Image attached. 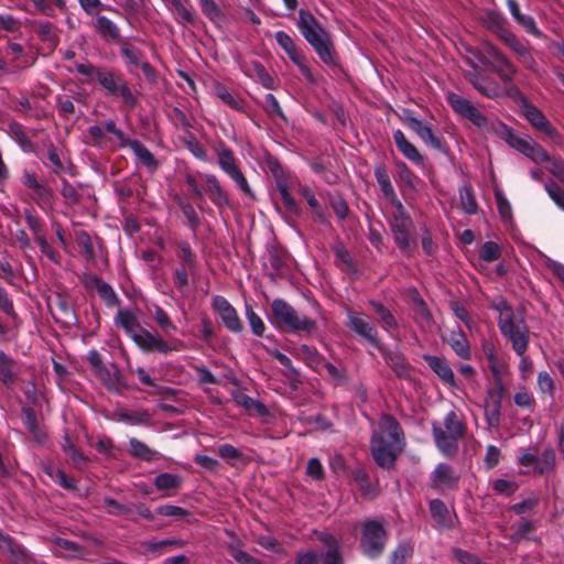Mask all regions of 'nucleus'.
I'll return each instance as SVG.
<instances>
[{
	"label": "nucleus",
	"mask_w": 564,
	"mask_h": 564,
	"mask_svg": "<svg viewBox=\"0 0 564 564\" xmlns=\"http://www.w3.org/2000/svg\"><path fill=\"white\" fill-rule=\"evenodd\" d=\"M402 427L391 414H383L379 421V429L372 433L370 440L371 455L376 464L384 469L395 465L401 451Z\"/></svg>",
	"instance_id": "f257e3e1"
},
{
	"label": "nucleus",
	"mask_w": 564,
	"mask_h": 564,
	"mask_svg": "<svg viewBox=\"0 0 564 564\" xmlns=\"http://www.w3.org/2000/svg\"><path fill=\"white\" fill-rule=\"evenodd\" d=\"M296 25L323 63L330 66L337 65L338 57L329 33L308 10L299 11Z\"/></svg>",
	"instance_id": "f03ea898"
},
{
	"label": "nucleus",
	"mask_w": 564,
	"mask_h": 564,
	"mask_svg": "<svg viewBox=\"0 0 564 564\" xmlns=\"http://www.w3.org/2000/svg\"><path fill=\"white\" fill-rule=\"evenodd\" d=\"M270 322L279 330L291 334L304 333L311 336L318 329L317 322L314 318L300 315L291 304L282 299L272 301Z\"/></svg>",
	"instance_id": "7ed1b4c3"
},
{
	"label": "nucleus",
	"mask_w": 564,
	"mask_h": 564,
	"mask_svg": "<svg viewBox=\"0 0 564 564\" xmlns=\"http://www.w3.org/2000/svg\"><path fill=\"white\" fill-rule=\"evenodd\" d=\"M497 308L500 311V318L498 322L501 334L507 337L513 350L519 356H523L529 345V328L523 318L516 319L511 306L502 301Z\"/></svg>",
	"instance_id": "20e7f679"
},
{
	"label": "nucleus",
	"mask_w": 564,
	"mask_h": 564,
	"mask_svg": "<svg viewBox=\"0 0 564 564\" xmlns=\"http://www.w3.org/2000/svg\"><path fill=\"white\" fill-rule=\"evenodd\" d=\"M474 57L490 69L500 78L505 84L513 80L518 73V68L507 58V56L495 45L485 44L479 50H470Z\"/></svg>",
	"instance_id": "39448f33"
},
{
	"label": "nucleus",
	"mask_w": 564,
	"mask_h": 564,
	"mask_svg": "<svg viewBox=\"0 0 564 564\" xmlns=\"http://www.w3.org/2000/svg\"><path fill=\"white\" fill-rule=\"evenodd\" d=\"M445 430L433 423L432 431L437 447L446 455L452 456L458 449V440L465 435V424L451 411L444 421Z\"/></svg>",
	"instance_id": "423d86ee"
},
{
	"label": "nucleus",
	"mask_w": 564,
	"mask_h": 564,
	"mask_svg": "<svg viewBox=\"0 0 564 564\" xmlns=\"http://www.w3.org/2000/svg\"><path fill=\"white\" fill-rule=\"evenodd\" d=\"M388 533L382 523L377 520H367L361 527L360 549L369 557H378L384 551Z\"/></svg>",
	"instance_id": "0eeeda50"
},
{
	"label": "nucleus",
	"mask_w": 564,
	"mask_h": 564,
	"mask_svg": "<svg viewBox=\"0 0 564 564\" xmlns=\"http://www.w3.org/2000/svg\"><path fill=\"white\" fill-rule=\"evenodd\" d=\"M265 165L274 177L276 189L281 196V199L285 208L292 210L295 206V199L291 195V189L296 183V176L285 171L280 161L272 155L265 159Z\"/></svg>",
	"instance_id": "6e6552de"
},
{
	"label": "nucleus",
	"mask_w": 564,
	"mask_h": 564,
	"mask_svg": "<svg viewBox=\"0 0 564 564\" xmlns=\"http://www.w3.org/2000/svg\"><path fill=\"white\" fill-rule=\"evenodd\" d=\"M97 82L108 93V95L113 97L120 96L123 104L129 109H133L137 106L138 99L122 75L116 74L105 68L104 72L99 75Z\"/></svg>",
	"instance_id": "1a4fd4ad"
},
{
	"label": "nucleus",
	"mask_w": 564,
	"mask_h": 564,
	"mask_svg": "<svg viewBox=\"0 0 564 564\" xmlns=\"http://www.w3.org/2000/svg\"><path fill=\"white\" fill-rule=\"evenodd\" d=\"M467 64L474 70L464 73L467 82L482 96L489 99H497L503 95L501 86L491 77L484 76L477 72L478 65L473 58H466Z\"/></svg>",
	"instance_id": "9d476101"
},
{
	"label": "nucleus",
	"mask_w": 564,
	"mask_h": 564,
	"mask_svg": "<svg viewBox=\"0 0 564 564\" xmlns=\"http://www.w3.org/2000/svg\"><path fill=\"white\" fill-rule=\"evenodd\" d=\"M521 113L535 130L543 132L554 142L561 143L562 137L558 131L551 124L544 113L534 105L525 99L521 105Z\"/></svg>",
	"instance_id": "9b49d317"
},
{
	"label": "nucleus",
	"mask_w": 564,
	"mask_h": 564,
	"mask_svg": "<svg viewBox=\"0 0 564 564\" xmlns=\"http://www.w3.org/2000/svg\"><path fill=\"white\" fill-rule=\"evenodd\" d=\"M446 100L452 109L478 128L487 126V118L469 100L456 93H448Z\"/></svg>",
	"instance_id": "f8f14e48"
},
{
	"label": "nucleus",
	"mask_w": 564,
	"mask_h": 564,
	"mask_svg": "<svg viewBox=\"0 0 564 564\" xmlns=\"http://www.w3.org/2000/svg\"><path fill=\"white\" fill-rule=\"evenodd\" d=\"M22 184L29 189L30 197L41 209H47L52 206L53 193L43 183L39 182L36 175L29 171H23L21 177Z\"/></svg>",
	"instance_id": "ddd939ff"
},
{
	"label": "nucleus",
	"mask_w": 564,
	"mask_h": 564,
	"mask_svg": "<svg viewBox=\"0 0 564 564\" xmlns=\"http://www.w3.org/2000/svg\"><path fill=\"white\" fill-rule=\"evenodd\" d=\"M275 40L278 44L288 54L289 58L299 67L301 74L310 83H315V77L312 74L310 67L304 63L303 55L296 47L292 37L284 31H278L275 33Z\"/></svg>",
	"instance_id": "4468645a"
},
{
	"label": "nucleus",
	"mask_w": 564,
	"mask_h": 564,
	"mask_svg": "<svg viewBox=\"0 0 564 564\" xmlns=\"http://www.w3.org/2000/svg\"><path fill=\"white\" fill-rule=\"evenodd\" d=\"M133 341L144 351H159L162 354L177 350L178 346L183 345L181 340H176L174 344L170 345L165 343L160 336L151 334L145 328H141L139 334H133Z\"/></svg>",
	"instance_id": "2eb2a0df"
},
{
	"label": "nucleus",
	"mask_w": 564,
	"mask_h": 564,
	"mask_svg": "<svg viewBox=\"0 0 564 564\" xmlns=\"http://www.w3.org/2000/svg\"><path fill=\"white\" fill-rule=\"evenodd\" d=\"M405 122L408 127L413 132H415L424 143L440 152L445 153L447 151L445 141L442 138L436 137L432 132V129L429 126H426L422 120L408 115L405 116Z\"/></svg>",
	"instance_id": "dca6fc26"
},
{
	"label": "nucleus",
	"mask_w": 564,
	"mask_h": 564,
	"mask_svg": "<svg viewBox=\"0 0 564 564\" xmlns=\"http://www.w3.org/2000/svg\"><path fill=\"white\" fill-rule=\"evenodd\" d=\"M348 328L356 333L358 336L366 339L376 348H381L380 339L376 326L369 321L358 316L356 313L349 311L348 314Z\"/></svg>",
	"instance_id": "f3484780"
},
{
	"label": "nucleus",
	"mask_w": 564,
	"mask_h": 564,
	"mask_svg": "<svg viewBox=\"0 0 564 564\" xmlns=\"http://www.w3.org/2000/svg\"><path fill=\"white\" fill-rule=\"evenodd\" d=\"M395 243L400 249L406 250L410 247V234L414 229L413 221L409 214H393L390 219Z\"/></svg>",
	"instance_id": "a211bd4d"
},
{
	"label": "nucleus",
	"mask_w": 564,
	"mask_h": 564,
	"mask_svg": "<svg viewBox=\"0 0 564 564\" xmlns=\"http://www.w3.org/2000/svg\"><path fill=\"white\" fill-rule=\"evenodd\" d=\"M213 307L219 314L223 323L230 332H242L243 325L237 314V311L225 297L215 296L213 300Z\"/></svg>",
	"instance_id": "6ab92c4d"
},
{
	"label": "nucleus",
	"mask_w": 564,
	"mask_h": 564,
	"mask_svg": "<svg viewBox=\"0 0 564 564\" xmlns=\"http://www.w3.org/2000/svg\"><path fill=\"white\" fill-rule=\"evenodd\" d=\"M431 480L434 489H453L457 487L459 476L448 464H438L432 473Z\"/></svg>",
	"instance_id": "aec40b11"
},
{
	"label": "nucleus",
	"mask_w": 564,
	"mask_h": 564,
	"mask_svg": "<svg viewBox=\"0 0 564 564\" xmlns=\"http://www.w3.org/2000/svg\"><path fill=\"white\" fill-rule=\"evenodd\" d=\"M96 375L110 391L120 392L127 389L123 376L116 365H111L110 367L105 365Z\"/></svg>",
	"instance_id": "412c9836"
},
{
	"label": "nucleus",
	"mask_w": 564,
	"mask_h": 564,
	"mask_svg": "<svg viewBox=\"0 0 564 564\" xmlns=\"http://www.w3.org/2000/svg\"><path fill=\"white\" fill-rule=\"evenodd\" d=\"M423 359L444 383L456 387L454 372L444 358L424 355Z\"/></svg>",
	"instance_id": "4be33fe9"
},
{
	"label": "nucleus",
	"mask_w": 564,
	"mask_h": 564,
	"mask_svg": "<svg viewBox=\"0 0 564 564\" xmlns=\"http://www.w3.org/2000/svg\"><path fill=\"white\" fill-rule=\"evenodd\" d=\"M383 358L387 365L393 370L400 379L409 380L411 378L412 367L406 362L403 354L400 351H384Z\"/></svg>",
	"instance_id": "5701e85b"
},
{
	"label": "nucleus",
	"mask_w": 564,
	"mask_h": 564,
	"mask_svg": "<svg viewBox=\"0 0 564 564\" xmlns=\"http://www.w3.org/2000/svg\"><path fill=\"white\" fill-rule=\"evenodd\" d=\"M393 140L398 148V150L410 161L417 165H423L424 158L405 137V134L401 130H397L393 133Z\"/></svg>",
	"instance_id": "b1692460"
},
{
	"label": "nucleus",
	"mask_w": 564,
	"mask_h": 564,
	"mask_svg": "<svg viewBox=\"0 0 564 564\" xmlns=\"http://www.w3.org/2000/svg\"><path fill=\"white\" fill-rule=\"evenodd\" d=\"M455 354L462 359L468 360L471 357L470 346L465 333L457 326V329H453L448 337L445 338Z\"/></svg>",
	"instance_id": "393cba45"
},
{
	"label": "nucleus",
	"mask_w": 564,
	"mask_h": 564,
	"mask_svg": "<svg viewBox=\"0 0 564 564\" xmlns=\"http://www.w3.org/2000/svg\"><path fill=\"white\" fill-rule=\"evenodd\" d=\"M500 134L501 138L513 149L522 153L523 155H527L528 151L530 150V143H532L533 139L529 135L525 138H521L517 135L512 128L508 127L507 124L500 122Z\"/></svg>",
	"instance_id": "a878e982"
},
{
	"label": "nucleus",
	"mask_w": 564,
	"mask_h": 564,
	"mask_svg": "<svg viewBox=\"0 0 564 564\" xmlns=\"http://www.w3.org/2000/svg\"><path fill=\"white\" fill-rule=\"evenodd\" d=\"M500 134L501 138L513 149L522 153L523 155H527L528 151L530 150V143H532L533 139L529 135L525 138H521L517 135L512 128L508 127L507 124L500 122Z\"/></svg>",
	"instance_id": "bb28decb"
},
{
	"label": "nucleus",
	"mask_w": 564,
	"mask_h": 564,
	"mask_svg": "<svg viewBox=\"0 0 564 564\" xmlns=\"http://www.w3.org/2000/svg\"><path fill=\"white\" fill-rule=\"evenodd\" d=\"M95 31L106 41H120V30L115 22L105 15L96 14Z\"/></svg>",
	"instance_id": "cd10ccee"
},
{
	"label": "nucleus",
	"mask_w": 564,
	"mask_h": 564,
	"mask_svg": "<svg viewBox=\"0 0 564 564\" xmlns=\"http://www.w3.org/2000/svg\"><path fill=\"white\" fill-rule=\"evenodd\" d=\"M167 7L174 14L177 23L182 25H194L196 14L191 6H186L182 0H167Z\"/></svg>",
	"instance_id": "c85d7f7f"
},
{
	"label": "nucleus",
	"mask_w": 564,
	"mask_h": 564,
	"mask_svg": "<svg viewBox=\"0 0 564 564\" xmlns=\"http://www.w3.org/2000/svg\"><path fill=\"white\" fill-rule=\"evenodd\" d=\"M507 6L513 19L525 29V31L534 36H542V32L538 29L534 19L530 15L522 14L516 0H507Z\"/></svg>",
	"instance_id": "c756f323"
},
{
	"label": "nucleus",
	"mask_w": 564,
	"mask_h": 564,
	"mask_svg": "<svg viewBox=\"0 0 564 564\" xmlns=\"http://www.w3.org/2000/svg\"><path fill=\"white\" fill-rule=\"evenodd\" d=\"M116 325L123 328L133 338V334L141 332L137 316L129 310H119L116 315Z\"/></svg>",
	"instance_id": "7c9ffc66"
},
{
	"label": "nucleus",
	"mask_w": 564,
	"mask_h": 564,
	"mask_svg": "<svg viewBox=\"0 0 564 564\" xmlns=\"http://www.w3.org/2000/svg\"><path fill=\"white\" fill-rule=\"evenodd\" d=\"M120 53L122 57L126 59L127 67L131 74H133L134 70L139 68L143 61L145 59L143 53L139 48L126 42L122 43L120 47Z\"/></svg>",
	"instance_id": "2f4dec72"
},
{
	"label": "nucleus",
	"mask_w": 564,
	"mask_h": 564,
	"mask_svg": "<svg viewBox=\"0 0 564 564\" xmlns=\"http://www.w3.org/2000/svg\"><path fill=\"white\" fill-rule=\"evenodd\" d=\"M431 517L436 523L444 528H452V519L447 506L441 499L430 501Z\"/></svg>",
	"instance_id": "473e14b6"
},
{
	"label": "nucleus",
	"mask_w": 564,
	"mask_h": 564,
	"mask_svg": "<svg viewBox=\"0 0 564 564\" xmlns=\"http://www.w3.org/2000/svg\"><path fill=\"white\" fill-rule=\"evenodd\" d=\"M22 414L24 424L37 443H43L46 440V434L40 429L36 420V413L31 406H23Z\"/></svg>",
	"instance_id": "72a5a7b5"
},
{
	"label": "nucleus",
	"mask_w": 564,
	"mask_h": 564,
	"mask_svg": "<svg viewBox=\"0 0 564 564\" xmlns=\"http://www.w3.org/2000/svg\"><path fill=\"white\" fill-rule=\"evenodd\" d=\"M375 177L380 186V191L383 196L391 202L395 200V193L390 181L388 171L383 164H378L375 167Z\"/></svg>",
	"instance_id": "f704fd0d"
},
{
	"label": "nucleus",
	"mask_w": 564,
	"mask_h": 564,
	"mask_svg": "<svg viewBox=\"0 0 564 564\" xmlns=\"http://www.w3.org/2000/svg\"><path fill=\"white\" fill-rule=\"evenodd\" d=\"M129 445V453L134 458L149 463L159 457V453L156 451L151 449L147 444L137 438H130Z\"/></svg>",
	"instance_id": "c9c22d12"
},
{
	"label": "nucleus",
	"mask_w": 564,
	"mask_h": 564,
	"mask_svg": "<svg viewBox=\"0 0 564 564\" xmlns=\"http://www.w3.org/2000/svg\"><path fill=\"white\" fill-rule=\"evenodd\" d=\"M137 159L149 170L155 171L159 166L158 161L154 155L150 152V150L139 140H135L131 143L130 148Z\"/></svg>",
	"instance_id": "e433bc0d"
},
{
	"label": "nucleus",
	"mask_w": 564,
	"mask_h": 564,
	"mask_svg": "<svg viewBox=\"0 0 564 564\" xmlns=\"http://www.w3.org/2000/svg\"><path fill=\"white\" fill-rule=\"evenodd\" d=\"M207 191L210 199L216 204L217 207L224 208L228 204L227 195L221 189V186L214 175L206 177Z\"/></svg>",
	"instance_id": "4c0bfd02"
},
{
	"label": "nucleus",
	"mask_w": 564,
	"mask_h": 564,
	"mask_svg": "<svg viewBox=\"0 0 564 564\" xmlns=\"http://www.w3.org/2000/svg\"><path fill=\"white\" fill-rule=\"evenodd\" d=\"M93 283L107 306L112 307L120 304V301L110 284L97 276L93 279Z\"/></svg>",
	"instance_id": "58836bf2"
},
{
	"label": "nucleus",
	"mask_w": 564,
	"mask_h": 564,
	"mask_svg": "<svg viewBox=\"0 0 564 564\" xmlns=\"http://www.w3.org/2000/svg\"><path fill=\"white\" fill-rule=\"evenodd\" d=\"M0 375L2 383L11 388L15 380L14 361L3 351H0Z\"/></svg>",
	"instance_id": "ea45409f"
},
{
	"label": "nucleus",
	"mask_w": 564,
	"mask_h": 564,
	"mask_svg": "<svg viewBox=\"0 0 564 564\" xmlns=\"http://www.w3.org/2000/svg\"><path fill=\"white\" fill-rule=\"evenodd\" d=\"M217 159L220 169L227 175L231 172H235L239 167L234 151L225 145L217 150Z\"/></svg>",
	"instance_id": "a19ab883"
},
{
	"label": "nucleus",
	"mask_w": 564,
	"mask_h": 564,
	"mask_svg": "<svg viewBox=\"0 0 564 564\" xmlns=\"http://www.w3.org/2000/svg\"><path fill=\"white\" fill-rule=\"evenodd\" d=\"M120 421L131 425H148L151 421V414L147 410L140 411H118L116 413Z\"/></svg>",
	"instance_id": "79ce46f5"
},
{
	"label": "nucleus",
	"mask_w": 564,
	"mask_h": 564,
	"mask_svg": "<svg viewBox=\"0 0 564 564\" xmlns=\"http://www.w3.org/2000/svg\"><path fill=\"white\" fill-rule=\"evenodd\" d=\"M203 14L213 23L219 24L225 21V14L215 0H198Z\"/></svg>",
	"instance_id": "37998d69"
},
{
	"label": "nucleus",
	"mask_w": 564,
	"mask_h": 564,
	"mask_svg": "<svg viewBox=\"0 0 564 564\" xmlns=\"http://www.w3.org/2000/svg\"><path fill=\"white\" fill-rule=\"evenodd\" d=\"M482 22L488 29L496 32L498 36H500L502 31H507L505 29L507 21L505 17L498 11L487 10L482 17Z\"/></svg>",
	"instance_id": "c03bdc74"
},
{
	"label": "nucleus",
	"mask_w": 564,
	"mask_h": 564,
	"mask_svg": "<svg viewBox=\"0 0 564 564\" xmlns=\"http://www.w3.org/2000/svg\"><path fill=\"white\" fill-rule=\"evenodd\" d=\"M234 400L238 405H241L247 410L254 409L260 415H265L268 413V409L262 402L252 399L243 392H236L234 394Z\"/></svg>",
	"instance_id": "a18cd8bd"
},
{
	"label": "nucleus",
	"mask_w": 564,
	"mask_h": 564,
	"mask_svg": "<svg viewBox=\"0 0 564 564\" xmlns=\"http://www.w3.org/2000/svg\"><path fill=\"white\" fill-rule=\"evenodd\" d=\"M369 306L380 317L386 328H398V323L393 314L380 302L369 301Z\"/></svg>",
	"instance_id": "49530a36"
},
{
	"label": "nucleus",
	"mask_w": 564,
	"mask_h": 564,
	"mask_svg": "<svg viewBox=\"0 0 564 564\" xmlns=\"http://www.w3.org/2000/svg\"><path fill=\"white\" fill-rule=\"evenodd\" d=\"M177 257L181 260V267H187L188 270H194L197 267L196 256L193 252L191 246L186 241H182L177 245Z\"/></svg>",
	"instance_id": "de8ad7c7"
},
{
	"label": "nucleus",
	"mask_w": 564,
	"mask_h": 564,
	"mask_svg": "<svg viewBox=\"0 0 564 564\" xmlns=\"http://www.w3.org/2000/svg\"><path fill=\"white\" fill-rule=\"evenodd\" d=\"M43 470L51 478L57 479V481L63 488L72 491L77 490L76 481L73 478L68 477L63 469L54 470L53 466L47 465L43 467Z\"/></svg>",
	"instance_id": "09e8293b"
},
{
	"label": "nucleus",
	"mask_w": 564,
	"mask_h": 564,
	"mask_svg": "<svg viewBox=\"0 0 564 564\" xmlns=\"http://www.w3.org/2000/svg\"><path fill=\"white\" fill-rule=\"evenodd\" d=\"M556 460L555 451L551 447L545 448L538 457L535 469L540 474H545L554 469Z\"/></svg>",
	"instance_id": "8fccbe9b"
},
{
	"label": "nucleus",
	"mask_w": 564,
	"mask_h": 564,
	"mask_svg": "<svg viewBox=\"0 0 564 564\" xmlns=\"http://www.w3.org/2000/svg\"><path fill=\"white\" fill-rule=\"evenodd\" d=\"M181 477L175 474L162 473L154 479V486L158 490L176 489L181 486Z\"/></svg>",
	"instance_id": "3c124183"
},
{
	"label": "nucleus",
	"mask_w": 564,
	"mask_h": 564,
	"mask_svg": "<svg viewBox=\"0 0 564 564\" xmlns=\"http://www.w3.org/2000/svg\"><path fill=\"white\" fill-rule=\"evenodd\" d=\"M215 95L228 107H230L234 110L241 111L242 105L241 101L232 95L226 86L221 84H217L215 86Z\"/></svg>",
	"instance_id": "603ef678"
},
{
	"label": "nucleus",
	"mask_w": 564,
	"mask_h": 564,
	"mask_svg": "<svg viewBox=\"0 0 564 564\" xmlns=\"http://www.w3.org/2000/svg\"><path fill=\"white\" fill-rule=\"evenodd\" d=\"M350 477L356 482L362 495H368L371 492L370 477L364 467L358 466L352 469Z\"/></svg>",
	"instance_id": "864d4df0"
},
{
	"label": "nucleus",
	"mask_w": 564,
	"mask_h": 564,
	"mask_svg": "<svg viewBox=\"0 0 564 564\" xmlns=\"http://www.w3.org/2000/svg\"><path fill=\"white\" fill-rule=\"evenodd\" d=\"M76 242L83 249L80 252L83 257L90 261L96 259V253L91 243L90 236L86 231H76Z\"/></svg>",
	"instance_id": "5fc2aeb1"
},
{
	"label": "nucleus",
	"mask_w": 564,
	"mask_h": 564,
	"mask_svg": "<svg viewBox=\"0 0 564 564\" xmlns=\"http://www.w3.org/2000/svg\"><path fill=\"white\" fill-rule=\"evenodd\" d=\"M413 303L415 306V316L423 323H425L427 326L432 325L434 322L432 313L429 310L425 301L417 294V292H415V296H413Z\"/></svg>",
	"instance_id": "6e6d98bb"
},
{
	"label": "nucleus",
	"mask_w": 564,
	"mask_h": 564,
	"mask_svg": "<svg viewBox=\"0 0 564 564\" xmlns=\"http://www.w3.org/2000/svg\"><path fill=\"white\" fill-rule=\"evenodd\" d=\"M332 249H333L336 258L346 267L347 271H349V272L357 271V267H356L350 253L343 245V242H339V241L336 242Z\"/></svg>",
	"instance_id": "4d7b16f0"
},
{
	"label": "nucleus",
	"mask_w": 564,
	"mask_h": 564,
	"mask_svg": "<svg viewBox=\"0 0 564 564\" xmlns=\"http://www.w3.org/2000/svg\"><path fill=\"white\" fill-rule=\"evenodd\" d=\"M501 254L500 246L494 241H486L479 250V258L486 262L496 261Z\"/></svg>",
	"instance_id": "13d9d810"
},
{
	"label": "nucleus",
	"mask_w": 564,
	"mask_h": 564,
	"mask_svg": "<svg viewBox=\"0 0 564 564\" xmlns=\"http://www.w3.org/2000/svg\"><path fill=\"white\" fill-rule=\"evenodd\" d=\"M246 316L252 333L256 336L261 337L264 334L265 325L262 318L253 311L251 305H246Z\"/></svg>",
	"instance_id": "bf43d9fd"
},
{
	"label": "nucleus",
	"mask_w": 564,
	"mask_h": 564,
	"mask_svg": "<svg viewBox=\"0 0 564 564\" xmlns=\"http://www.w3.org/2000/svg\"><path fill=\"white\" fill-rule=\"evenodd\" d=\"M293 192H296L300 196L306 199L311 208L316 209L319 207L313 189L310 186L302 184L297 178L294 187L291 189V194Z\"/></svg>",
	"instance_id": "052dcab7"
},
{
	"label": "nucleus",
	"mask_w": 564,
	"mask_h": 564,
	"mask_svg": "<svg viewBox=\"0 0 564 564\" xmlns=\"http://www.w3.org/2000/svg\"><path fill=\"white\" fill-rule=\"evenodd\" d=\"M530 144V150L525 156L532 160L534 163H549L552 160V156L549 155L547 151L541 144L534 140Z\"/></svg>",
	"instance_id": "680f3d73"
},
{
	"label": "nucleus",
	"mask_w": 564,
	"mask_h": 564,
	"mask_svg": "<svg viewBox=\"0 0 564 564\" xmlns=\"http://www.w3.org/2000/svg\"><path fill=\"white\" fill-rule=\"evenodd\" d=\"M104 506L107 508V512L111 516H130L132 509L111 497L104 498Z\"/></svg>",
	"instance_id": "e2e57ef3"
},
{
	"label": "nucleus",
	"mask_w": 564,
	"mask_h": 564,
	"mask_svg": "<svg viewBox=\"0 0 564 564\" xmlns=\"http://www.w3.org/2000/svg\"><path fill=\"white\" fill-rule=\"evenodd\" d=\"M501 404L486 402L485 416L488 426L497 427L500 424Z\"/></svg>",
	"instance_id": "0e129e2a"
},
{
	"label": "nucleus",
	"mask_w": 564,
	"mask_h": 564,
	"mask_svg": "<svg viewBox=\"0 0 564 564\" xmlns=\"http://www.w3.org/2000/svg\"><path fill=\"white\" fill-rule=\"evenodd\" d=\"M413 553V549L408 543H401L391 554V564H404Z\"/></svg>",
	"instance_id": "69168bd1"
},
{
	"label": "nucleus",
	"mask_w": 564,
	"mask_h": 564,
	"mask_svg": "<svg viewBox=\"0 0 564 564\" xmlns=\"http://www.w3.org/2000/svg\"><path fill=\"white\" fill-rule=\"evenodd\" d=\"M229 554L236 562L240 564H264L263 562L253 557L246 551L235 546L229 547Z\"/></svg>",
	"instance_id": "338daca9"
},
{
	"label": "nucleus",
	"mask_w": 564,
	"mask_h": 564,
	"mask_svg": "<svg viewBox=\"0 0 564 564\" xmlns=\"http://www.w3.org/2000/svg\"><path fill=\"white\" fill-rule=\"evenodd\" d=\"M545 189L556 205L564 209V191L553 180H549Z\"/></svg>",
	"instance_id": "774afa93"
}]
</instances>
